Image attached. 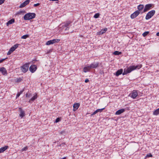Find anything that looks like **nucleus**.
<instances>
[{
    "label": "nucleus",
    "mask_w": 159,
    "mask_h": 159,
    "mask_svg": "<svg viewBox=\"0 0 159 159\" xmlns=\"http://www.w3.org/2000/svg\"><path fill=\"white\" fill-rule=\"evenodd\" d=\"M142 67V65H137L136 66L132 65L129 66L127 68H125L124 70V72L122 73L123 75H126L130 73L132 71L136 69H139Z\"/></svg>",
    "instance_id": "obj_1"
},
{
    "label": "nucleus",
    "mask_w": 159,
    "mask_h": 159,
    "mask_svg": "<svg viewBox=\"0 0 159 159\" xmlns=\"http://www.w3.org/2000/svg\"><path fill=\"white\" fill-rule=\"evenodd\" d=\"M36 14L34 13H29L25 14L24 16L25 20H30L35 17Z\"/></svg>",
    "instance_id": "obj_2"
},
{
    "label": "nucleus",
    "mask_w": 159,
    "mask_h": 159,
    "mask_svg": "<svg viewBox=\"0 0 159 159\" xmlns=\"http://www.w3.org/2000/svg\"><path fill=\"white\" fill-rule=\"evenodd\" d=\"M155 11L152 10L148 12L147 14L145 19L146 20H148L151 18L155 14Z\"/></svg>",
    "instance_id": "obj_3"
},
{
    "label": "nucleus",
    "mask_w": 159,
    "mask_h": 159,
    "mask_svg": "<svg viewBox=\"0 0 159 159\" xmlns=\"http://www.w3.org/2000/svg\"><path fill=\"white\" fill-rule=\"evenodd\" d=\"M29 66V63L25 64L21 67V69L24 73L26 72L28 70Z\"/></svg>",
    "instance_id": "obj_4"
},
{
    "label": "nucleus",
    "mask_w": 159,
    "mask_h": 159,
    "mask_svg": "<svg viewBox=\"0 0 159 159\" xmlns=\"http://www.w3.org/2000/svg\"><path fill=\"white\" fill-rule=\"evenodd\" d=\"M152 6H153V4H146L144 7V8L143 10V12H146L147 11H148V10L150 9H151V7H152Z\"/></svg>",
    "instance_id": "obj_5"
},
{
    "label": "nucleus",
    "mask_w": 159,
    "mask_h": 159,
    "mask_svg": "<svg viewBox=\"0 0 159 159\" xmlns=\"http://www.w3.org/2000/svg\"><path fill=\"white\" fill-rule=\"evenodd\" d=\"M131 98L133 99H135L138 96L137 91L134 90L132 92L129 94Z\"/></svg>",
    "instance_id": "obj_6"
},
{
    "label": "nucleus",
    "mask_w": 159,
    "mask_h": 159,
    "mask_svg": "<svg viewBox=\"0 0 159 159\" xmlns=\"http://www.w3.org/2000/svg\"><path fill=\"white\" fill-rule=\"evenodd\" d=\"M99 63L98 62H94L92 63L90 65V67L91 69H96L99 66Z\"/></svg>",
    "instance_id": "obj_7"
},
{
    "label": "nucleus",
    "mask_w": 159,
    "mask_h": 159,
    "mask_svg": "<svg viewBox=\"0 0 159 159\" xmlns=\"http://www.w3.org/2000/svg\"><path fill=\"white\" fill-rule=\"evenodd\" d=\"M37 69V66L35 65H31L29 68L30 71L32 73H33L35 72Z\"/></svg>",
    "instance_id": "obj_8"
},
{
    "label": "nucleus",
    "mask_w": 159,
    "mask_h": 159,
    "mask_svg": "<svg viewBox=\"0 0 159 159\" xmlns=\"http://www.w3.org/2000/svg\"><path fill=\"white\" fill-rule=\"evenodd\" d=\"M140 11L138 10H137L135 11L134 12L133 14H131L130 16V17L131 19H134L136 18L137 16H138L140 14Z\"/></svg>",
    "instance_id": "obj_9"
},
{
    "label": "nucleus",
    "mask_w": 159,
    "mask_h": 159,
    "mask_svg": "<svg viewBox=\"0 0 159 159\" xmlns=\"http://www.w3.org/2000/svg\"><path fill=\"white\" fill-rule=\"evenodd\" d=\"M19 111H20L19 116L22 118L25 116V111L23 110L21 108H19Z\"/></svg>",
    "instance_id": "obj_10"
},
{
    "label": "nucleus",
    "mask_w": 159,
    "mask_h": 159,
    "mask_svg": "<svg viewBox=\"0 0 159 159\" xmlns=\"http://www.w3.org/2000/svg\"><path fill=\"white\" fill-rule=\"evenodd\" d=\"M30 2V0H26L25 1L20 4L19 6V8H21L27 5Z\"/></svg>",
    "instance_id": "obj_11"
},
{
    "label": "nucleus",
    "mask_w": 159,
    "mask_h": 159,
    "mask_svg": "<svg viewBox=\"0 0 159 159\" xmlns=\"http://www.w3.org/2000/svg\"><path fill=\"white\" fill-rule=\"evenodd\" d=\"M0 72L4 75H6L7 74V71L6 68L4 67H2L0 68Z\"/></svg>",
    "instance_id": "obj_12"
},
{
    "label": "nucleus",
    "mask_w": 159,
    "mask_h": 159,
    "mask_svg": "<svg viewBox=\"0 0 159 159\" xmlns=\"http://www.w3.org/2000/svg\"><path fill=\"white\" fill-rule=\"evenodd\" d=\"M71 22L70 21H68L63 23V25L62 26L66 27L65 30L69 29V28L68 27V26L71 23Z\"/></svg>",
    "instance_id": "obj_13"
},
{
    "label": "nucleus",
    "mask_w": 159,
    "mask_h": 159,
    "mask_svg": "<svg viewBox=\"0 0 159 159\" xmlns=\"http://www.w3.org/2000/svg\"><path fill=\"white\" fill-rule=\"evenodd\" d=\"M123 70L122 69H120L118 70L117 71L114 73V75L116 76H119L120 75L122 74Z\"/></svg>",
    "instance_id": "obj_14"
},
{
    "label": "nucleus",
    "mask_w": 159,
    "mask_h": 159,
    "mask_svg": "<svg viewBox=\"0 0 159 159\" xmlns=\"http://www.w3.org/2000/svg\"><path fill=\"white\" fill-rule=\"evenodd\" d=\"M80 106V104L79 103H75L74 104L73 106V111H75Z\"/></svg>",
    "instance_id": "obj_15"
},
{
    "label": "nucleus",
    "mask_w": 159,
    "mask_h": 159,
    "mask_svg": "<svg viewBox=\"0 0 159 159\" xmlns=\"http://www.w3.org/2000/svg\"><path fill=\"white\" fill-rule=\"evenodd\" d=\"M91 69L90 67V65L84 67L83 71L84 72L86 73L87 72L89 71Z\"/></svg>",
    "instance_id": "obj_16"
},
{
    "label": "nucleus",
    "mask_w": 159,
    "mask_h": 159,
    "mask_svg": "<svg viewBox=\"0 0 159 159\" xmlns=\"http://www.w3.org/2000/svg\"><path fill=\"white\" fill-rule=\"evenodd\" d=\"M19 45V44H18L14 45L12 47L9 49L10 50V51H11V52H13L16 50V49L18 48Z\"/></svg>",
    "instance_id": "obj_17"
},
{
    "label": "nucleus",
    "mask_w": 159,
    "mask_h": 159,
    "mask_svg": "<svg viewBox=\"0 0 159 159\" xmlns=\"http://www.w3.org/2000/svg\"><path fill=\"white\" fill-rule=\"evenodd\" d=\"M125 111V109H121L117 111L115 113L116 115H119L122 113L124 112Z\"/></svg>",
    "instance_id": "obj_18"
},
{
    "label": "nucleus",
    "mask_w": 159,
    "mask_h": 159,
    "mask_svg": "<svg viewBox=\"0 0 159 159\" xmlns=\"http://www.w3.org/2000/svg\"><path fill=\"white\" fill-rule=\"evenodd\" d=\"M37 97H38L37 93H35V95H34V96L30 99L29 101V102L30 103H31L32 102L34 101L37 99Z\"/></svg>",
    "instance_id": "obj_19"
},
{
    "label": "nucleus",
    "mask_w": 159,
    "mask_h": 159,
    "mask_svg": "<svg viewBox=\"0 0 159 159\" xmlns=\"http://www.w3.org/2000/svg\"><path fill=\"white\" fill-rule=\"evenodd\" d=\"M107 30V28H105L104 29L98 32V34L101 35L103 34Z\"/></svg>",
    "instance_id": "obj_20"
},
{
    "label": "nucleus",
    "mask_w": 159,
    "mask_h": 159,
    "mask_svg": "<svg viewBox=\"0 0 159 159\" xmlns=\"http://www.w3.org/2000/svg\"><path fill=\"white\" fill-rule=\"evenodd\" d=\"M8 148V146H6L0 148V153H2L5 151Z\"/></svg>",
    "instance_id": "obj_21"
},
{
    "label": "nucleus",
    "mask_w": 159,
    "mask_h": 159,
    "mask_svg": "<svg viewBox=\"0 0 159 159\" xmlns=\"http://www.w3.org/2000/svg\"><path fill=\"white\" fill-rule=\"evenodd\" d=\"M15 22V20L14 19H12L10 20H9L7 23V26H8L9 25L12 24Z\"/></svg>",
    "instance_id": "obj_22"
},
{
    "label": "nucleus",
    "mask_w": 159,
    "mask_h": 159,
    "mask_svg": "<svg viewBox=\"0 0 159 159\" xmlns=\"http://www.w3.org/2000/svg\"><path fill=\"white\" fill-rule=\"evenodd\" d=\"M153 115L157 116L159 114V108L155 110L153 112Z\"/></svg>",
    "instance_id": "obj_23"
},
{
    "label": "nucleus",
    "mask_w": 159,
    "mask_h": 159,
    "mask_svg": "<svg viewBox=\"0 0 159 159\" xmlns=\"http://www.w3.org/2000/svg\"><path fill=\"white\" fill-rule=\"evenodd\" d=\"M144 8V6L142 4H140L139 6H138L137 7V8L138 9V11H139L141 10H142Z\"/></svg>",
    "instance_id": "obj_24"
},
{
    "label": "nucleus",
    "mask_w": 159,
    "mask_h": 159,
    "mask_svg": "<svg viewBox=\"0 0 159 159\" xmlns=\"http://www.w3.org/2000/svg\"><path fill=\"white\" fill-rule=\"evenodd\" d=\"M25 13V10H21L18 12L16 13L17 15H21Z\"/></svg>",
    "instance_id": "obj_25"
},
{
    "label": "nucleus",
    "mask_w": 159,
    "mask_h": 159,
    "mask_svg": "<svg viewBox=\"0 0 159 159\" xmlns=\"http://www.w3.org/2000/svg\"><path fill=\"white\" fill-rule=\"evenodd\" d=\"M121 53L122 52H121L117 51H115L113 52V54L116 55H119L120 54H121Z\"/></svg>",
    "instance_id": "obj_26"
},
{
    "label": "nucleus",
    "mask_w": 159,
    "mask_h": 159,
    "mask_svg": "<svg viewBox=\"0 0 159 159\" xmlns=\"http://www.w3.org/2000/svg\"><path fill=\"white\" fill-rule=\"evenodd\" d=\"M53 44L52 40H50L48 41L46 43V44L47 45H50L51 44Z\"/></svg>",
    "instance_id": "obj_27"
},
{
    "label": "nucleus",
    "mask_w": 159,
    "mask_h": 159,
    "mask_svg": "<svg viewBox=\"0 0 159 159\" xmlns=\"http://www.w3.org/2000/svg\"><path fill=\"white\" fill-rule=\"evenodd\" d=\"M52 40L53 42V44L56 43H57L58 42H59L60 41V39H53Z\"/></svg>",
    "instance_id": "obj_28"
},
{
    "label": "nucleus",
    "mask_w": 159,
    "mask_h": 159,
    "mask_svg": "<svg viewBox=\"0 0 159 159\" xmlns=\"http://www.w3.org/2000/svg\"><path fill=\"white\" fill-rule=\"evenodd\" d=\"M100 16V14L99 13H96L93 16V17L95 18H98Z\"/></svg>",
    "instance_id": "obj_29"
},
{
    "label": "nucleus",
    "mask_w": 159,
    "mask_h": 159,
    "mask_svg": "<svg viewBox=\"0 0 159 159\" xmlns=\"http://www.w3.org/2000/svg\"><path fill=\"white\" fill-rule=\"evenodd\" d=\"M149 33V31H145L143 34L142 35L144 37H145Z\"/></svg>",
    "instance_id": "obj_30"
},
{
    "label": "nucleus",
    "mask_w": 159,
    "mask_h": 159,
    "mask_svg": "<svg viewBox=\"0 0 159 159\" xmlns=\"http://www.w3.org/2000/svg\"><path fill=\"white\" fill-rule=\"evenodd\" d=\"M29 37V35L28 34H26L22 36L21 37V38L22 39H25Z\"/></svg>",
    "instance_id": "obj_31"
},
{
    "label": "nucleus",
    "mask_w": 159,
    "mask_h": 159,
    "mask_svg": "<svg viewBox=\"0 0 159 159\" xmlns=\"http://www.w3.org/2000/svg\"><path fill=\"white\" fill-rule=\"evenodd\" d=\"M152 157V155L151 154V153H149L147 154L145 157V158L149 157Z\"/></svg>",
    "instance_id": "obj_32"
},
{
    "label": "nucleus",
    "mask_w": 159,
    "mask_h": 159,
    "mask_svg": "<svg viewBox=\"0 0 159 159\" xmlns=\"http://www.w3.org/2000/svg\"><path fill=\"white\" fill-rule=\"evenodd\" d=\"M28 148V147L27 146H26V147H24V148H23L21 150V151L22 152L26 151Z\"/></svg>",
    "instance_id": "obj_33"
},
{
    "label": "nucleus",
    "mask_w": 159,
    "mask_h": 159,
    "mask_svg": "<svg viewBox=\"0 0 159 159\" xmlns=\"http://www.w3.org/2000/svg\"><path fill=\"white\" fill-rule=\"evenodd\" d=\"M104 109H105V108H102V109H98L97 110L98 111V112H101L102 110H103Z\"/></svg>",
    "instance_id": "obj_34"
},
{
    "label": "nucleus",
    "mask_w": 159,
    "mask_h": 159,
    "mask_svg": "<svg viewBox=\"0 0 159 159\" xmlns=\"http://www.w3.org/2000/svg\"><path fill=\"white\" fill-rule=\"evenodd\" d=\"M31 96V94L30 93H27L26 94V97L27 98H30Z\"/></svg>",
    "instance_id": "obj_35"
},
{
    "label": "nucleus",
    "mask_w": 159,
    "mask_h": 159,
    "mask_svg": "<svg viewBox=\"0 0 159 159\" xmlns=\"http://www.w3.org/2000/svg\"><path fill=\"white\" fill-rule=\"evenodd\" d=\"M98 112L97 110H96L95 111H94V112H93L91 114V116H92L93 115H94L95 114H96Z\"/></svg>",
    "instance_id": "obj_36"
},
{
    "label": "nucleus",
    "mask_w": 159,
    "mask_h": 159,
    "mask_svg": "<svg viewBox=\"0 0 159 159\" xmlns=\"http://www.w3.org/2000/svg\"><path fill=\"white\" fill-rule=\"evenodd\" d=\"M60 120V118H57L55 120V122L57 123L59 122Z\"/></svg>",
    "instance_id": "obj_37"
},
{
    "label": "nucleus",
    "mask_w": 159,
    "mask_h": 159,
    "mask_svg": "<svg viewBox=\"0 0 159 159\" xmlns=\"http://www.w3.org/2000/svg\"><path fill=\"white\" fill-rule=\"evenodd\" d=\"M5 0H0V5L2 4L5 2Z\"/></svg>",
    "instance_id": "obj_38"
},
{
    "label": "nucleus",
    "mask_w": 159,
    "mask_h": 159,
    "mask_svg": "<svg viewBox=\"0 0 159 159\" xmlns=\"http://www.w3.org/2000/svg\"><path fill=\"white\" fill-rule=\"evenodd\" d=\"M39 5H40V3H37L36 4H34V7H37V6H39Z\"/></svg>",
    "instance_id": "obj_39"
},
{
    "label": "nucleus",
    "mask_w": 159,
    "mask_h": 159,
    "mask_svg": "<svg viewBox=\"0 0 159 159\" xmlns=\"http://www.w3.org/2000/svg\"><path fill=\"white\" fill-rule=\"evenodd\" d=\"M7 58H6L4 59H2L0 60V63L2 62L3 61H4Z\"/></svg>",
    "instance_id": "obj_40"
},
{
    "label": "nucleus",
    "mask_w": 159,
    "mask_h": 159,
    "mask_svg": "<svg viewBox=\"0 0 159 159\" xmlns=\"http://www.w3.org/2000/svg\"><path fill=\"white\" fill-rule=\"evenodd\" d=\"M38 61L36 59H35L34 60H33V61H32V63L33 64H34L35 63V61Z\"/></svg>",
    "instance_id": "obj_41"
},
{
    "label": "nucleus",
    "mask_w": 159,
    "mask_h": 159,
    "mask_svg": "<svg viewBox=\"0 0 159 159\" xmlns=\"http://www.w3.org/2000/svg\"><path fill=\"white\" fill-rule=\"evenodd\" d=\"M12 52H11V51H10V50H9V51L8 52L7 54V55H10L11 53Z\"/></svg>",
    "instance_id": "obj_42"
},
{
    "label": "nucleus",
    "mask_w": 159,
    "mask_h": 159,
    "mask_svg": "<svg viewBox=\"0 0 159 159\" xmlns=\"http://www.w3.org/2000/svg\"><path fill=\"white\" fill-rule=\"evenodd\" d=\"M89 81V79H86L85 80V83H87Z\"/></svg>",
    "instance_id": "obj_43"
},
{
    "label": "nucleus",
    "mask_w": 159,
    "mask_h": 159,
    "mask_svg": "<svg viewBox=\"0 0 159 159\" xmlns=\"http://www.w3.org/2000/svg\"><path fill=\"white\" fill-rule=\"evenodd\" d=\"M20 95V94L18 93L16 96V98H17L19 97Z\"/></svg>",
    "instance_id": "obj_44"
},
{
    "label": "nucleus",
    "mask_w": 159,
    "mask_h": 159,
    "mask_svg": "<svg viewBox=\"0 0 159 159\" xmlns=\"http://www.w3.org/2000/svg\"><path fill=\"white\" fill-rule=\"evenodd\" d=\"M24 89L22 91H20L19 92H18L20 95L24 91Z\"/></svg>",
    "instance_id": "obj_45"
},
{
    "label": "nucleus",
    "mask_w": 159,
    "mask_h": 159,
    "mask_svg": "<svg viewBox=\"0 0 159 159\" xmlns=\"http://www.w3.org/2000/svg\"><path fill=\"white\" fill-rule=\"evenodd\" d=\"M156 35L157 36H159V32H157V34H156Z\"/></svg>",
    "instance_id": "obj_46"
},
{
    "label": "nucleus",
    "mask_w": 159,
    "mask_h": 159,
    "mask_svg": "<svg viewBox=\"0 0 159 159\" xmlns=\"http://www.w3.org/2000/svg\"><path fill=\"white\" fill-rule=\"evenodd\" d=\"M21 79L20 78L19 79H18L17 80L18 81H21Z\"/></svg>",
    "instance_id": "obj_47"
},
{
    "label": "nucleus",
    "mask_w": 159,
    "mask_h": 159,
    "mask_svg": "<svg viewBox=\"0 0 159 159\" xmlns=\"http://www.w3.org/2000/svg\"><path fill=\"white\" fill-rule=\"evenodd\" d=\"M50 1H58V0H49Z\"/></svg>",
    "instance_id": "obj_48"
},
{
    "label": "nucleus",
    "mask_w": 159,
    "mask_h": 159,
    "mask_svg": "<svg viewBox=\"0 0 159 159\" xmlns=\"http://www.w3.org/2000/svg\"><path fill=\"white\" fill-rule=\"evenodd\" d=\"M66 157H64L63 158H62V159H66Z\"/></svg>",
    "instance_id": "obj_49"
},
{
    "label": "nucleus",
    "mask_w": 159,
    "mask_h": 159,
    "mask_svg": "<svg viewBox=\"0 0 159 159\" xmlns=\"http://www.w3.org/2000/svg\"><path fill=\"white\" fill-rule=\"evenodd\" d=\"M158 65L159 66V61L158 62Z\"/></svg>",
    "instance_id": "obj_50"
}]
</instances>
